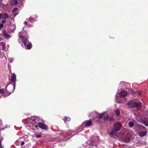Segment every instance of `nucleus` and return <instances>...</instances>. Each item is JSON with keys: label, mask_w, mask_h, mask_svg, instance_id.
Here are the masks:
<instances>
[{"label": "nucleus", "mask_w": 148, "mask_h": 148, "mask_svg": "<svg viewBox=\"0 0 148 148\" xmlns=\"http://www.w3.org/2000/svg\"><path fill=\"white\" fill-rule=\"evenodd\" d=\"M15 88V85L13 84H10L7 86L6 89V92H8L7 95L9 96L13 92Z\"/></svg>", "instance_id": "obj_1"}, {"label": "nucleus", "mask_w": 148, "mask_h": 148, "mask_svg": "<svg viewBox=\"0 0 148 148\" xmlns=\"http://www.w3.org/2000/svg\"><path fill=\"white\" fill-rule=\"evenodd\" d=\"M114 128L116 131H119L120 130L122 127V125L121 123L117 122L115 123L113 125Z\"/></svg>", "instance_id": "obj_2"}, {"label": "nucleus", "mask_w": 148, "mask_h": 148, "mask_svg": "<svg viewBox=\"0 0 148 148\" xmlns=\"http://www.w3.org/2000/svg\"><path fill=\"white\" fill-rule=\"evenodd\" d=\"M98 142V140L97 139L92 140L89 144V148H94V147H96Z\"/></svg>", "instance_id": "obj_3"}, {"label": "nucleus", "mask_w": 148, "mask_h": 148, "mask_svg": "<svg viewBox=\"0 0 148 148\" xmlns=\"http://www.w3.org/2000/svg\"><path fill=\"white\" fill-rule=\"evenodd\" d=\"M132 136V135L130 133H127L124 139L125 142L127 143L129 142L131 140Z\"/></svg>", "instance_id": "obj_4"}, {"label": "nucleus", "mask_w": 148, "mask_h": 148, "mask_svg": "<svg viewBox=\"0 0 148 148\" xmlns=\"http://www.w3.org/2000/svg\"><path fill=\"white\" fill-rule=\"evenodd\" d=\"M11 81L12 84L16 85L15 82L16 81V75L14 73L12 74Z\"/></svg>", "instance_id": "obj_5"}, {"label": "nucleus", "mask_w": 148, "mask_h": 148, "mask_svg": "<svg viewBox=\"0 0 148 148\" xmlns=\"http://www.w3.org/2000/svg\"><path fill=\"white\" fill-rule=\"evenodd\" d=\"M38 126L42 130H47L48 128L47 126L41 122H39L38 124Z\"/></svg>", "instance_id": "obj_6"}, {"label": "nucleus", "mask_w": 148, "mask_h": 148, "mask_svg": "<svg viewBox=\"0 0 148 148\" xmlns=\"http://www.w3.org/2000/svg\"><path fill=\"white\" fill-rule=\"evenodd\" d=\"M135 108H136L137 110H140L142 106L141 103L140 102H138L135 101Z\"/></svg>", "instance_id": "obj_7"}, {"label": "nucleus", "mask_w": 148, "mask_h": 148, "mask_svg": "<svg viewBox=\"0 0 148 148\" xmlns=\"http://www.w3.org/2000/svg\"><path fill=\"white\" fill-rule=\"evenodd\" d=\"M19 37L20 39H22L23 42L24 43L28 42V40L25 36H24L23 35H21L19 36Z\"/></svg>", "instance_id": "obj_8"}, {"label": "nucleus", "mask_w": 148, "mask_h": 148, "mask_svg": "<svg viewBox=\"0 0 148 148\" xmlns=\"http://www.w3.org/2000/svg\"><path fill=\"white\" fill-rule=\"evenodd\" d=\"M117 132L118 131H116L114 129L111 130L109 133H108V134H109L110 137H113L114 136L116 135Z\"/></svg>", "instance_id": "obj_9"}, {"label": "nucleus", "mask_w": 148, "mask_h": 148, "mask_svg": "<svg viewBox=\"0 0 148 148\" xmlns=\"http://www.w3.org/2000/svg\"><path fill=\"white\" fill-rule=\"evenodd\" d=\"M134 103V101H131L128 103L127 105L130 108H135Z\"/></svg>", "instance_id": "obj_10"}, {"label": "nucleus", "mask_w": 148, "mask_h": 148, "mask_svg": "<svg viewBox=\"0 0 148 148\" xmlns=\"http://www.w3.org/2000/svg\"><path fill=\"white\" fill-rule=\"evenodd\" d=\"M147 132L146 130L144 131L139 132H138V134L140 136L143 137L146 135Z\"/></svg>", "instance_id": "obj_11"}, {"label": "nucleus", "mask_w": 148, "mask_h": 148, "mask_svg": "<svg viewBox=\"0 0 148 148\" xmlns=\"http://www.w3.org/2000/svg\"><path fill=\"white\" fill-rule=\"evenodd\" d=\"M6 91L4 89H0V94L2 95L4 97L8 96L7 95V93L6 94Z\"/></svg>", "instance_id": "obj_12"}, {"label": "nucleus", "mask_w": 148, "mask_h": 148, "mask_svg": "<svg viewBox=\"0 0 148 148\" xmlns=\"http://www.w3.org/2000/svg\"><path fill=\"white\" fill-rule=\"evenodd\" d=\"M127 95V92L124 90L121 91L120 93V96L123 98L125 97Z\"/></svg>", "instance_id": "obj_13"}, {"label": "nucleus", "mask_w": 148, "mask_h": 148, "mask_svg": "<svg viewBox=\"0 0 148 148\" xmlns=\"http://www.w3.org/2000/svg\"><path fill=\"white\" fill-rule=\"evenodd\" d=\"M92 123L91 120L89 119L86 122L85 126L86 127L90 126L92 125Z\"/></svg>", "instance_id": "obj_14"}, {"label": "nucleus", "mask_w": 148, "mask_h": 148, "mask_svg": "<svg viewBox=\"0 0 148 148\" xmlns=\"http://www.w3.org/2000/svg\"><path fill=\"white\" fill-rule=\"evenodd\" d=\"M27 43V49H30L32 48V43L29 41H28Z\"/></svg>", "instance_id": "obj_15"}, {"label": "nucleus", "mask_w": 148, "mask_h": 148, "mask_svg": "<svg viewBox=\"0 0 148 148\" xmlns=\"http://www.w3.org/2000/svg\"><path fill=\"white\" fill-rule=\"evenodd\" d=\"M63 120L64 122L66 123L70 121V119L69 117H68L67 116H65L63 118Z\"/></svg>", "instance_id": "obj_16"}, {"label": "nucleus", "mask_w": 148, "mask_h": 148, "mask_svg": "<svg viewBox=\"0 0 148 148\" xmlns=\"http://www.w3.org/2000/svg\"><path fill=\"white\" fill-rule=\"evenodd\" d=\"M3 35L6 38H9L10 37V35H9L5 30H4L3 32Z\"/></svg>", "instance_id": "obj_17"}, {"label": "nucleus", "mask_w": 148, "mask_h": 148, "mask_svg": "<svg viewBox=\"0 0 148 148\" xmlns=\"http://www.w3.org/2000/svg\"><path fill=\"white\" fill-rule=\"evenodd\" d=\"M116 116H119L120 115V112L119 109L116 110L114 112Z\"/></svg>", "instance_id": "obj_18"}, {"label": "nucleus", "mask_w": 148, "mask_h": 148, "mask_svg": "<svg viewBox=\"0 0 148 148\" xmlns=\"http://www.w3.org/2000/svg\"><path fill=\"white\" fill-rule=\"evenodd\" d=\"M9 17V16L7 13H5L3 14V18L7 19Z\"/></svg>", "instance_id": "obj_19"}, {"label": "nucleus", "mask_w": 148, "mask_h": 148, "mask_svg": "<svg viewBox=\"0 0 148 148\" xmlns=\"http://www.w3.org/2000/svg\"><path fill=\"white\" fill-rule=\"evenodd\" d=\"M129 125L130 127H134V123L132 121H130L129 123Z\"/></svg>", "instance_id": "obj_20"}, {"label": "nucleus", "mask_w": 148, "mask_h": 148, "mask_svg": "<svg viewBox=\"0 0 148 148\" xmlns=\"http://www.w3.org/2000/svg\"><path fill=\"white\" fill-rule=\"evenodd\" d=\"M106 113L105 112H102L100 114H99V116L98 117V118L99 119H101L102 118L103 116Z\"/></svg>", "instance_id": "obj_21"}, {"label": "nucleus", "mask_w": 148, "mask_h": 148, "mask_svg": "<svg viewBox=\"0 0 148 148\" xmlns=\"http://www.w3.org/2000/svg\"><path fill=\"white\" fill-rule=\"evenodd\" d=\"M17 3V0H12L11 4L12 5H16Z\"/></svg>", "instance_id": "obj_22"}, {"label": "nucleus", "mask_w": 148, "mask_h": 148, "mask_svg": "<svg viewBox=\"0 0 148 148\" xmlns=\"http://www.w3.org/2000/svg\"><path fill=\"white\" fill-rule=\"evenodd\" d=\"M1 44L2 46V49L4 50L5 47V44L3 42H1Z\"/></svg>", "instance_id": "obj_23"}, {"label": "nucleus", "mask_w": 148, "mask_h": 148, "mask_svg": "<svg viewBox=\"0 0 148 148\" xmlns=\"http://www.w3.org/2000/svg\"><path fill=\"white\" fill-rule=\"evenodd\" d=\"M138 128L140 129H143L146 128L142 125H138Z\"/></svg>", "instance_id": "obj_24"}, {"label": "nucleus", "mask_w": 148, "mask_h": 148, "mask_svg": "<svg viewBox=\"0 0 148 148\" xmlns=\"http://www.w3.org/2000/svg\"><path fill=\"white\" fill-rule=\"evenodd\" d=\"M108 118L109 116L108 115H107L106 116L104 117L103 119L105 121H107L108 120Z\"/></svg>", "instance_id": "obj_25"}, {"label": "nucleus", "mask_w": 148, "mask_h": 148, "mask_svg": "<svg viewBox=\"0 0 148 148\" xmlns=\"http://www.w3.org/2000/svg\"><path fill=\"white\" fill-rule=\"evenodd\" d=\"M143 123L146 126H148V123L145 121H143Z\"/></svg>", "instance_id": "obj_26"}, {"label": "nucleus", "mask_w": 148, "mask_h": 148, "mask_svg": "<svg viewBox=\"0 0 148 148\" xmlns=\"http://www.w3.org/2000/svg\"><path fill=\"white\" fill-rule=\"evenodd\" d=\"M108 120L110 121H112L113 120V117H111V116H109V118L108 119Z\"/></svg>", "instance_id": "obj_27"}, {"label": "nucleus", "mask_w": 148, "mask_h": 148, "mask_svg": "<svg viewBox=\"0 0 148 148\" xmlns=\"http://www.w3.org/2000/svg\"><path fill=\"white\" fill-rule=\"evenodd\" d=\"M42 136L41 134H36V137L37 138H40Z\"/></svg>", "instance_id": "obj_28"}, {"label": "nucleus", "mask_w": 148, "mask_h": 148, "mask_svg": "<svg viewBox=\"0 0 148 148\" xmlns=\"http://www.w3.org/2000/svg\"><path fill=\"white\" fill-rule=\"evenodd\" d=\"M18 10V8H15L13 9L12 12H16Z\"/></svg>", "instance_id": "obj_29"}, {"label": "nucleus", "mask_w": 148, "mask_h": 148, "mask_svg": "<svg viewBox=\"0 0 148 148\" xmlns=\"http://www.w3.org/2000/svg\"><path fill=\"white\" fill-rule=\"evenodd\" d=\"M136 95H138L139 96L140 95H141V93L139 92H136Z\"/></svg>", "instance_id": "obj_30"}, {"label": "nucleus", "mask_w": 148, "mask_h": 148, "mask_svg": "<svg viewBox=\"0 0 148 148\" xmlns=\"http://www.w3.org/2000/svg\"><path fill=\"white\" fill-rule=\"evenodd\" d=\"M7 21L6 20H3L2 21V23L3 24L4 23H5Z\"/></svg>", "instance_id": "obj_31"}, {"label": "nucleus", "mask_w": 148, "mask_h": 148, "mask_svg": "<svg viewBox=\"0 0 148 148\" xmlns=\"http://www.w3.org/2000/svg\"><path fill=\"white\" fill-rule=\"evenodd\" d=\"M3 24L1 23L0 24V28H2L3 26Z\"/></svg>", "instance_id": "obj_32"}, {"label": "nucleus", "mask_w": 148, "mask_h": 148, "mask_svg": "<svg viewBox=\"0 0 148 148\" xmlns=\"http://www.w3.org/2000/svg\"><path fill=\"white\" fill-rule=\"evenodd\" d=\"M3 14H0V19L1 18H3Z\"/></svg>", "instance_id": "obj_33"}, {"label": "nucleus", "mask_w": 148, "mask_h": 148, "mask_svg": "<svg viewBox=\"0 0 148 148\" xmlns=\"http://www.w3.org/2000/svg\"><path fill=\"white\" fill-rule=\"evenodd\" d=\"M25 144V143L23 142H21V146H22L23 145H24Z\"/></svg>", "instance_id": "obj_34"}, {"label": "nucleus", "mask_w": 148, "mask_h": 148, "mask_svg": "<svg viewBox=\"0 0 148 148\" xmlns=\"http://www.w3.org/2000/svg\"><path fill=\"white\" fill-rule=\"evenodd\" d=\"M24 24H25V25H27V21H25L24 22Z\"/></svg>", "instance_id": "obj_35"}, {"label": "nucleus", "mask_w": 148, "mask_h": 148, "mask_svg": "<svg viewBox=\"0 0 148 148\" xmlns=\"http://www.w3.org/2000/svg\"><path fill=\"white\" fill-rule=\"evenodd\" d=\"M1 143V142L0 141V148H3L2 147Z\"/></svg>", "instance_id": "obj_36"}, {"label": "nucleus", "mask_w": 148, "mask_h": 148, "mask_svg": "<svg viewBox=\"0 0 148 148\" xmlns=\"http://www.w3.org/2000/svg\"><path fill=\"white\" fill-rule=\"evenodd\" d=\"M27 43H24V45L25 46V47H27Z\"/></svg>", "instance_id": "obj_37"}, {"label": "nucleus", "mask_w": 148, "mask_h": 148, "mask_svg": "<svg viewBox=\"0 0 148 148\" xmlns=\"http://www.w3.org/2000/svg\"><path fill=\"white\" fill-rule=\"evenodd\" d=\"M16 15V14H14V16H15Z\"/></svg>", "instance_id": "obj_38"}, {"label": "nucleus", "mask_w": 148, "mask_h": 148, "mask_svg": "<svg viewBox=\"0 0 148 148\" xmlns=\"http://www.w3.org/2000/svg\"><path fill=\"white\" fill-rule=\"evenodd\" d=\"M1 28H0V30H1Z\"/></svg>", "instance_id": "obj_39"}]
</instances>
